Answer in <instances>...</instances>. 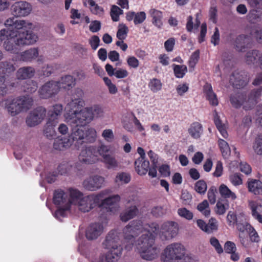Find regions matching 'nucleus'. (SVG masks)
<instances>
[{
  "label": "nucleus",
  "instance_id": "f257e3e1",
  "mask_svg": "<svg viewBox=\"0 0 262 262\" xmlns=\"http://www.w3.org/2000/svg\"><path fill=\"white\" fill-rule=\"evenodd\" d=\"M102 246L107 250V252L105 254L100 256L98 262H116L121 257L123 248L116 231L111 230L108 232L102 243Z\"/></svg>",
  "mask_w": 262,
  "mask_h": 262
},
{
  "label": "nucleus",
  "instance_id": "f03ea898",
  "mask_svg": "<svg viewBox=\"0 0 262 262\" xmlns=\"http://www.w3.org/2000/svg\"><path fill=\"white\" fill-rule=\"evenodd\" d=\"M103 114L102 108L99 106L95 105L91 107H85L80 111L74 110L72 114H67L65 115V119L69 125H85L94 117H100Z\"/></svg>",
  "mask_w": 262,
  "mask_h": 262
},
{
  "label": "nucleus",
  "instance_id": "7ed1b4c3",
  "mask_svg": "<svg viewBox=\"0 0 262 262\" xmlns=\"http://www.w3.org/2000/svg\"><path fill=\"white\" fill-rule=\"evenodd\" d=\"M70 125L72 129L71 134L69 137L76 147L79 148L84 143H93L95 141L97 133L95 129L82 128L84 125Z\"/></svg>",
  "mask_w": 262,
  "mask_h": 262
},
{
  "label": "nucleus",
  "instance_id": "20e7f679",
  "mask_svg": "<svg viewBox=\"0 0 262 262\" xmlns=\"http://www.w3.org/2000/svg\"><path fill=\"white\" fill-rule=\"evenodd\" d=\"M31 24L28 21L23 19H17L14 17L8 18L5 22L7 29H3L0 31V45L6 38H12L15 33L21 29H26Z\"/></svg>",
  "mask_w": 262,
  "mask_h": 262
},
{
  "label": "nucleus",
  "instance_id": "39448f33",
  "mask_svg": "<svg viewBox=\"0 0 262 262\" xmlns=\"http://www.w3.org/2000/svg\"><path fill=\"white\" fill-rule=\"evenodd\" d=\"M33 100L29 96H21L8 101L6 103V108L12 115L15 116L21 112L26 111L30 109L33 105Z\"/></svg>",
  "mask_w": 262,
  "mask_h": 262
},
{
  "label": "nucleus",
  "instance_id": "423d86ee",
  "mask_svg": "<svg viewBox=\"0 0 262 262\" xmlns=\"http://www.w3.org/2000/svg\"><path fill=\"white\" fill-rule=\"evenodd\" d=\"M143 230V225L140 221L136 220L130 222L123 230L124 239L129 243L125 248L130 250L132 248L135 237Z\"/></svg>",
  "mask_w": 262,
  "mask_h": 262
},
{
  "label": "nucleus",
  "instance_id": "0eeeda50",
  "mask_svg": "<svg viewBox=\"0 0 262 262\" xmlns=\"http://www.w3.org/2000/svg\"><path fill=\"white\" fill-rule=\"evenodd\" d=\"M185 253L184 246L179 243H174L168 245L164 250V262L171 260L179 261Z\"/></svg>",
  "mask_w": 262,
  "mask_h": 262
},
{
  "label": "nucleus",
  "instance_id": "6e6552de",
  "mask_svg": "<svg viewBox=\"0 0 262 262\" xmlns=\"http://www.w3.org/2000/svg\"><path fill=\"white\" fill-rule=\"evenodd\" d=\"M28 26V28L26 29H21L15 33L14 36L16 37L15 39V43L18 46H25L30 45L35 43L37 39V35L29 30L28 29H31L32 25V23Z\"/></svg>",
  "mask_w": 262,
  "mask_h": 262
},
{
  "label": "nucleus",
  "instance_id": "1a4fd4ad",
  "mask_svg": "<svg viewBox=\"0 0 262 262\" xmlns=\"http://www.w3.org/2000/svg\"><path fill=\"white\" fill-rule=\"evenodd\" d=\"M100 146L98 147L94 146L85 147L81 149L79 160L80 162L85 164H92L98 161V155H100Z\"/></svg>",
  "mask_w": 262,
  "mask_h": 262
},
{
  "label": "nucleus",
  "instance_id": "9d476101",
  "mask_svg": "<svg viewBox=\"0 0 262 262\" xmlns=\"http://www.w3.org/2000/svg\"><path fill=\"white\" fill-rule=\"evenodd\" d=\"M105 183V178L100 175L91 176L84 180L82 183L83 188L89 191H95L103 187Z\"/></svg>",
  "mask_w": 262,
  "mask_h": 262
},
{
  "label": "nucleus",
  "instance_id": "9b49d317",
  "mask_svg": "<svg viewBox=\"0 0 262 262\" xmlns=\"http://www.w3.org/2000/svg\"><path fill=\"white\" fill-rule=\"evenodd\" d=\"M179 231V224L173 221L164 222L161 227L160 237L163 240H169L175 237Z\"/></svg>",
  "mask_w": 262,
  "mask_h": 262
},
{
  "label": "nucleus",
  "instance_id": "f8f14e48",
  "mask_svg": "<svg viewBox=\"0 0 262 262\" xmlns=\"http://www.w3.org/2000/svg\"><path fill=\"white\" fill-rule=\"evenodd\" d=\"M100 156L102 158V162L108 169H116L119 166V163L115 156L110 153L109 147L106 145L100 146Z\"/></svg>",
  "mask_w": 262,
  "mask_h": 262
},
{
  "label": "nucleus",
  "instance_id": "ddd939ff",
  "mask_svg": "<svg viewBox=\"0 0 262 262\" xmlns=\"http://www.w3.org/2000/svg\"><path fill=\"white\" fill-rule=\"evenodd\" d=\"M59 91V87L57 82L51 80L43 84L39 88L38 93L41 98L48 99L56 95Z\"/></svg>",
  "mask_w": 262,
  "mask_h": 262
},
{
  "label": "nucleus",
  "instance_id": "4468645a",
  "mask_svg": "<svg viewBox=\"0 0 262 262\" xmlns=\"http://www.w3.org/2000/svg\"><path fill=\"white\" fill-rule=\"evenodd\" d=\"M46 115V110L43 107H38L30 112L26 122L29 127H34L40 124Z\"/></svg>",
  "mask_w": 262,
  "mask_h": 262
},
{
  "label": "nucleus",
  "instance_id": "2eb2a0df",
  "mask_svg": "<svg viewBox=\"0 0 262 262\" xmlns=\"http://www.w3.org/2000/svg\"><path fill=\"white\" fill-rule=\"evenodd\" d=\"M13 17H24L28 15L32 11V6L28 2L20 1L15 2L11 8Z\"/></svg>",
  "mask_w": 262,
  "mask_h": 262
},
{
  "label": "nucleus",
  "instance_id": "dca6fc26",
  "mask_svg": "<svg viewBox=\"0 0 262 262\" xmlns=\"http://www.w3.org/2000/svg\"><path fill=\"white\" fill-rule=\"evenodd\" d=\"M84 93L83 91L80 88L75 89L71 97V101L68 103V106L71 110V114L74 112V110H77V108L82 107L84 102L82 99ZM70 114V113H69Z\"/></svg>",
  "mask_w": 262,
  "mask_h": 262
},
{
  "label": "nucleus",
  "instance_id": "f3484780",
  "mask_svg": "<svg viewBox=\"0 0 262 262\" xmlns=\"http://www.w3.org/2000/svg\"><path fill=\"white\" fill-rule=\"evenodd\" d=\"M262 95V86L253 89L250 93L247 100L244 104V108L249 110L253 108L260 99Z\"/></svg>",
  "mask_w": 262,
  "mask_h": 262
},
{
  "label": "nucleus",
  "instance_id": "a211bd4d",
  "mask_svg": "<svg viewBox=\"0 0 262 262\" xmlns=\"http://www.w3.org/2000/svg\"><path fill=\"white\" fill-rule=\"evenodd\" d=\"M230 82L233 87L241 89L247 84L248 79L244 73L234 72L230 76Z\"/></svg>",
  "mask_w": 262,
  "mask_h": 262
},
{
  "label": "nucleus",
  "instance_id": "6ab92c4d",
  "mask_svg": "<svg viewBox=\"0 0 262 262\" xmlns=\"http://www.w3.org/2000/svg\"><path fill=\"white\" fill-rule=\"evenodd\" d=\"M252 45L251 37L248 35L241 34L236 37L235 40V47L237 51L243 52L250 48Z\"/></svg>",
  "mask_w": 262,
  "mask_h": 262
},
{
  "label": "nucleus",
  "instance_id": "aec40b11",
  "mask_svg": "<svg viewBox=\"0 0 262 262\" xmlns=\"http://www.w3.org/2000/svg\"><path fill=\"white\" fill-rule=\"evenodd\" d=\"M16 70L14 63L11 61L0 62V85L5 82L6 77L9 76Z\"/></svg>",
  "mask_w": 262,
  "mask_h": 262
},
{
  "label": "nucleus",
  "instance_id": "412c9836",
  "mask_svg": "<svg viewBox=\"0 0 262 262\" xmlns=\"http://www.w3.org/2000/svg\"><path fill=\"white\" fill-rule=\"evenodd\" d=\"M53 202L57 206H65L66 209H69L71 201L62 190H56L53 197Z\"/></svg>",
  "mask_w": 262,
  "mask_h": 262
},
{
  "label": "nucleus",
  "instance_id": "4be33fe9",
  "mask_svg": "<svg viewBox=\"0 0 262 262\" xmlns=\"http://www.w3.org/2000/svg\"><path fill=\"white\" fill-rule=\"evenodd\" d=\"M104 227L100 223L91 224L86 229L85 236L89 240H94L98 238L103 232Z\"/></svg>",
  "mask_w": 262,
  "mask_h": 262
},
{
  "label": "nucleus",
  "instance_id": "5701e85b",
  "mask_svg": "<svg viewBox=\"0 0 262 262\" xmlns=\"http://www.w3.org/2000/svg\"><path fill=\"white\" fill-rule=\"evenodd\" d=\"M260 51L257 49L248 51L245 54L244 60L246 64L250 67L258 68V60L259 58Z\"/></svg>",
  "mask_w": 262,
  "mask_h": 262
},
{
  "label": "nucleus",
  "instance_id": "b1692460",
  "mask_svg": "<svg viewBox=\"0 0 262 262\" xmlns=\"http://www.w3.org/2000/svg\"><path fill=\"white\" fill-rule=\"evenodd\" d=\"M155 245L153 234H143L137 240L136 246L138 251Z\"/></svg>",
  "mask_w": 262,
  "mask_h": 262
},
{
  "label": "nucleus",
  "instance_id": "393cba45",
  "mask_svg": "<svg viewBox=\"0 0 262 262\" xmlns=\"http://www.w3.org/2000/svg\"><path fill=\"white\" fill-rule=\"evenodd\" d=\"M141 257L146 260H152L158 257L159 249L154 245L139 251Z\"/></svg>",
  "mask_w": 262,
  "mask_h": 262
},
{
  "label": "nucleus",
  "instance_id": "a878e982",
  "mask_svg": "<svg viewBox=\"0 0 262 262\" xmlns=\"http://www.w3.org/2000/svg\"><path fill=\"white\" fill-rule=\"evenodd\" d=\"M249 205L251 209L253 216L262 223V215L260 214L262 212V201H249Z\"/></svg>",
  "mask_w": 262,
  "mask_h": 262
},
{
  "label": "nucleus",
  "instance_id": "bb28decb",
  "mask_svg": "<svg viewBox=\"0 0 262 262\" xmlns=\"http://www.w3.org/2000/svg\"><path fill=\"white\" fill-rule=\"evenodd\" d=\"M73 144L72 140L68 137L56 139L53 143V148L57 150H64Z\"/></svg>",
  "mask_w": 262,
  "mask_h": 262
},
{
  "label": "nucleus",
  "instance_id": "cd10ccee",
  "mask_svg": "<svg viewBox=\"0 0 262 262\" xmlns=\"http://www.w3.org/2000/svg\"><path fill=\"white\" fill-rule=\"evenodd\" d=\"M120 200L119 195H113L103 199L100 204V207L108 209L111 212L114 211V207H112L118 202Z\"/></svg>",
  "mask_w": 262,
  "mask_h": 262
},
{
  "label": "nucleus",
  "instance_id": "c85d7f7f",
  "mask_svg": "<svg viewBox=\"0 0 262 262\" xmlns=\"http://www.w3.org/2000/svg\"><path fill=\"white\" fill-rule=\"evenodd\" d=\"M35 69L32 67H25L19 68L16 72L18 79H26L34 76Z\"/></svg>",
  "mask_w": 262,
  "mask_h": 262
},
{
  "label": "nucleus",
  "instance_id": "c756f323",
  "mask_svg": "<svg viewBox=\"0 0 262 262\" xmlns=\"http://www.w3.org/2000/svg\"><path fill=\"white\" fill-rule=\"evenodd\" d=\"M138 213V209L136 206H132L126 208L120 214V219L122 221L126 222L134 218Z\"/></svg>",
  "mask_w": 262,
  "mask_h": 262
},
{
  "label": "nucleus",
  "instance_id": "7c9ffc66",
  "mask_svg": "<svg viewBox=\"0 0 262 262\" xmlns=\"http://www.w3.org/2000/svg\"><path fill=\"white\" fill-rule=\"evenodd\" d=\"M39 55V51L37 48H30L21 53V59L26 62H31L35 59Z\"/></svg>",
  "mask_w": 262,
  "mask_h": 262
},
{
  "label": "nucleus",
  "instance_id": "2f4dec72",
  "mask_svg": "<svg viewBox=\"0 0 262 262\" xmlns=\"http://www.w3.org/2000/svg\"><path fill=\"white\" fill-rule=\"evenodd\" d=\"M110 191L108 189L102 190L97 194H91L88 195L93 208L98 205L100 207V204L105 196L108 195Z\"/></svg>",
  "mask_w": 262,
  "mask_h": 262
},
{
  "label": "nucleus",
  "instance_id": "473e14b6",
  "mask_svg": "<svg viewBox=\"0 0 262 262\" xmlns=\"http://www.w3.org/2000/svg\"><path fill=\"white\" fill-rule=\"evenodd\" d=\"M188 133L194 139H199L203 133V126L198 122L192 123L188 128Z\"/></svg>",
  "mask_w": 262,
  "mask_h": 262
},
{
  "label": "nucleus",
  "instance_id": "72a5a7b5",
  "mask_svg": "<svg viewBox=\"0 0 262 262\" xmlns=\"http://www.w3.org/2000/svg\"><path fill=\"white\" fill-rule=\"evenodd\" d=\"M79 210L82 212H89L93 208L88 195L81 198L76 203Z\"/></svg>",
  "mask_w": 262,
  "mask_h": 262
},
{
  "label": "nucleus",
  "instance_id": "f704fd0d",
  "mask_svg": "<svg viewBox=\"0 0 262 262\" xmlns=\"http://www.w3.org/2000/svg\"><path fill=\"white\" fill-rule=\"evenodd\" d=\"M57 82L58 83L59 90L61 88L70 89L75 85V79L72 76L70 75L62 77Z\"/></svg>",
  "mask_w": 262,
  "mask_h": 262
},
{
  "label": "nucleus",
  "instance_id": "c9c22d12",
  "mask_svg": "<svg viewBox=\"0 0 262 262\" xmlns=\"http://www.w3.org/2000/svg\"><path fill=\"white\" fill-rule=\"evenodd\" d=\"M58 122L48 119L46 124L44 126L43 134L48 138H51L56 135L54 129Z\"/></svg>",
  "mask_w": 262,
  "mask_h": 262
},
{
  "label": "nucleus",
  "instance_id": "e433bc0d",
  "mask_svg": "<svg viewBox=\"0 0 262 262\" xmlns=\"http://www.w3.org/2000/svg\"><path fill=\"white\" fill-rule=\"evenodd\" d=\"M248 187L249 190L254 194H262V182L259 180H251L248 181Z\"/></svg>",
  "mask_w": 262,
  "mask_h": 262
},
{
  "label": "nucleus",
  "instance_id": "4c0bfd02",
  "mask_svg": "<svg viewBox=\"0 0 262 262\" xmlns=\"http://www.w3.org/2000/svg\"><path fill=\"white\" fill-rule=\"evenodd\" d=\"M62 112V106L61 104L54 105L48 112V119L58 122L57 120Z\"/></svg>",
  "mask_w": 262,
  "mask_h": 262
},
{
  "label": "nucleus",
  "instance_id": "58836bf2",
  "mask_svg": "<svg viewBox=\"0 0 262 262\" xmlns=\"http://www.w3.org/2000/svg\"><path fill=\"white\" fill-rule=\"evenodd\" d=\"M149 13L152 17V24L157 27L160 28L162 26V12L156 9H151Z\"/></svg>",
  "mask_w": 262,
  "mask_h": 262
},
{
  "label": "nucleus",
  "instance_id": "ea45409f",
  "mask_svg": "<svg viewBox=\"0 0 262 262\" xmlns=\"http://www.w3.org/2000/svg\"><path fill=\"white\" fill-rule=\"evenodd\" d=\"M236 225L237 229L240 232L239 234L248 233L252 228L249 224L239 216L236 220Z\"/></svg>",
  "mask_w": 262,
  "mask_h": 262
},
{
  "label": "nucleus",
  "instance_id": "a19ab883",
  "mask_svg": "<svg viewBox=\"0 0 262 262\" xmlns=\"http://www.w3.org/2000/svg\"><path fill=\"white\" fill-rule=\"evenodd\" d=\"M204 91L206 94L207 99L209 101L211 105L216 106L218 105L219 102L216 97V95L213 92L212 87L210 85L207 84L204 86Z\"/></svg>",
  "mask_w": 262,
  "mask_h": 262
},
{
  "label": "nucleus",
  "instance_id": "79ce46f5",
  "mask_svg": "<svg viewBox=\"0 0 262 262\" xmlns=\"http://www.w3.org/2000/svg\"><path fill=\"white\" fill-rule=\"evenodd\" d=\"M135 169L140 175H145L148 172L149 167V162L145 159L140 163L135 164Z\"/></svg>",
  "mask_w": 262,
  "mask_h": 262
},
{
  "label": "nucleus",
  "instance_id": "37998d69",
  "mask_svg": "<svg viewBox=\"0 0 262 262\" xmlns=\"http://www.w3.org/2000/svg\"><path fill=\"white\" fill-rule=\"evenodd\" d=\"M219 192L221 195L225 198L231 199L232 200L236 198V194L233 192L231 191V190L224 184H222L220 186Z\"/></svg>",
  "mask_w": 262,
  "mask_h": 262
},
{
  "label": "nucleus",
  "instance_id": "c03bdc74",
  "mask_svg": "<svg viewBox=\"0 0 262 262\" xmlns=\"http://www.w3.org/2000/svg\"><path fill=\"white\" fill-rule=\"evenodd\" d=\"M88 3L90 5V11L93 14L99 16L103 14V8L97 4L94 0H88Z\"/></svg>",
  "mask_w": 262,
  "mask_h": 262
},
{
  "label": "nucleus",
  "instance_id": "a18cd8bd",
  "mask_svg": "<svg viewBox=\"0 0 262 262\" xmlns=\"http://www.w3.org/2000/svg\"><path fill=\"white\" fill-rule=\"evenodd\" d=\"M218 142L222 156L224 158H228L231 152L228 144L226 141L222 139H219Z\"/></svg>",
  "mask_w": 262,
  "mask_h": 262
},
{
  "label": "nucleus",
  "instance_id": "49530a36",
  "mask_svg": "<svg viewBox=\"0 0 262 262\" xmlns=\"http://www.w3.org/2000/svg\"><path fill=\"white\" fill-rule=\"evenodd\" d=\"M247 17L249 21L252 24L257 23L262 19L261 14L256 10L250 11Z\"/></svg>",
  "mask_w": 262,
  "mask_h": 262
},
{
  "label": "nucleus",
  "instance_id": "de8ad7c7",
  "mask_svg": "<svg viewBox=\"0 0 262 262\" xmlns=\"http://www.w3.org/2000/svg\"><path fill=\"white\" fill-rule=\"evenodd\" d=\"M23 88V90L26 93H33L37 90L38 84L36 81L30 80L24 83Z\"/></svg>",
  "mask_w": 262,
  "mask_h": 262
},
{
  "label": "nucleus",
  "instance_id": "09e8293b",
  "mask_svg": "<svg viewBox=\"0 0 262 262\" xmlns=\"http://www.w3.org/2000/svg\"><path fill=\"white\" fill-rule=\"evenodd\" d=\"M253 149L256 155H262V135H258L256 137L253 144Z\"/></svg>",
  "mask_w": 262,
  "mask_h": 262
},
{
  "label": "nucleus",
  "instance_id": "8fccbe9b",
  "mask_svg": "<svg viewBox=\"0 0 262 262\" xmlns=\"http://www.w3.org/2000/svg\"><path fill=\"white\" fill-rule=\"evenodd\" d=\"M230 102L234 107L238 108L241 107L242 105L244 104V96L242 94H236L235 95H232L230 97Z\"/></svg>",
  "mask_w": 262,
  "mask_h": 262
},
{
  "label": "nucleus",
  "instance_id": "3c124183",
  "mask_svg": "<svg viewBox=\"0 0 262 262\" xmlns=\"http://www.w3.org/2000/svg\"><path fill=\"white\" fill-rule=\"evenodd\" d=\"M130 175L128 173L121 172L117 173L115 182L117 183L127 184L130 182Z\"/></svg>",
  "mask_w": 262,
  "mask_h": 262
},
{
  "label": "nucleus",
  "instance_id": "603ef678",
  "mask_svg": "<svg viewBox=\"0 0 262 262\" xmlns=\"http://www.w3.org/2000/svg\"><path fill=\"white\" fill-rule=\"evenodd\" d=\"M197 209L206 217L210 214V209L207 200H204L202 202L199 203L197 206Z\"/></svg>",
  "mask_w": 262,
  "mask_h": 262
},
{
  "label": "nucleus",
  "instance_id": "864d4df0",
  "mask_svg": "<svg viewBox=\"0 0 262 262\" xmlns=\"http://www.w3.org/2000/svg\"><path fill=\"white\" fill-rule=\"evenodd\" d=\"M57 65L56 64L45 65L42 68V74L46 77H49L57 70Z\"/></svg>",
  "mask_w": 262,
  "mask_h": 262
},
{
  "label": "nucleus",
  "instance_id": "5fc2aeb1",
  "mask_svg": "<svg viewBox=\"0 0 262 262\" xmlns=\"http://www.w3.org/2000/svg\"><path fill=\"white\" fill-rule=\"evenodd\" d=\"M173 67L174 75L177 78L183 77L187 71V68L185 65L173 64Z\"/></svg>",
  "mask_w": 262,
  "mask_h": 262
},
{
  "label": "nucleus",
  "instance_id": "6e6d98bb",
  "mask_svg": "<svg viewBox=\"0 0 262 262\" xmlns=\"http://www.w3.org/2000/svg\"><path fill=\"white\" fill-rule=\"evenodd\" d=\"M4 46L6 50L11 53L16 54L19 51L18 48V46H19L15 43V40H14V43L10 40L5 41Z\"/></svg>",
  "mask_w": 262,
  "mask_h": 262
},
{
  "label": "nucleus",
  "instance_id": "4d7b16f0",
  "mask_svg": "<svg viewBox=\"0 0 262 262\" xmlns=\"http://www.w3.org/2000/svg\"><path fill=\"white\" fill-rule=\"evenodd\" d=\"M128 28L124 24H119L117 33V37L121 40L125 39L128 32Z\"/></svg>",
  "mask_w": 262,
  "mask_h": 262
},
{
  "label": "nucleus",
  "instance_id": "13d9d810",
  "mask_svg": "<svg viewBox=\"0 0 262 262\" xmlns=\"http://www.w3.org/2000/svg\"><path fill=\"white\" fill-rule=\"evenodd\" d=\"M162 84L160 80L157 78L151 79L148 84L151 91L154 93L160 91L162 88Z\"/></svg>",
  "mask_w": 262,
  "mask_h": 262
},
{
  "label": "nucleus",
  "instance_id": "bf43d9fd",
  "mask_svg": "<svg viewBox=\"0 0 262 262\" xmlns=\"http://www.w3.org/2000/svg\"><path fill=\"white\" fill-rule=\"evenodd\" d=\"M69 194L71 198L70 200L71 201V203L73 202L76 201L77 203L78 201L81 199L83 195V193L80 191L76 189L70 188L69 189Z\"/></svg>",
  "mask_w": 262,
  "mask_h": 262
},
{
  "label": "nucleus",
  "instance_id": "052dcab7",
  "mask_svg": "<svg viewBox=\"0 0 262 262\" xmlns=\"http://www.w3.org/2000/svg\"><path fill=\"white\" fill-rule=\"evenodd\" d=\"M207 188V184L203 180L197 181L194 185L195 190L200 194H204L206 191Z\"/></svg>",
  "mask_w": 262,
  "mask_h": 262
},
{
  "label": "nucleus",
  "instance_id": "680f3d73",
  "mask_svg": "<svg viewBox=\"0 0 262 262\" xmlns=\"http://www.w3.org/2000/svg\"><path fill=\"white\" fill-rule=\"evenodd\" d=\"M144 229L147 231V233L145 234H150L156 233L158 232L159 229V225L156 223H151L150 224H146L143 227V229Z\"/></svg>",
  "mask_w": 262,
  "mask_h": 262
},
{
  "label": "nucleus",
  "instance_id": "e2e57ef3",
  "mask_svg": "<svg viewBox=\"0 0 262 262\" xmlns=\"http://www.w3.org/2000/svg\"><path fill=\"white\" fill-rule=\"evenodd\" d=\"M122 12L123 11L118 6L116 5L112 6L111 10V16L113 20L114 21H118L119 16Z\"/></svg>",
  "mask_w": 262,
  "mask_h": 262
},
{
  "label": "nucleus",
  "instance_id": "0e129e2a",
  "mask_svg": "<svg viewBox=\"0 0 262 262\" xmlns=\"http://www.w3.org/2000/svg\"><path fill=\"white\" fill-rule=\"evenodd\" d=\"M217 229V224L216 220L214 218H211L208 223L207 224L205 232L211 233L213 231L216 230Z\"/></svg>",
  "mask_w": 262,
  "mask_h": 262
},
{
  "label": "nucleus",
  "instance_id": "69168bd1",
  "mask_svg": "<svg viewBox=\"0 0 262 262\" xmlns=\"http://www.w3.org/2000/svg\"><path fill=\"white\" fill-rule=\"evenodd\" d=\"M178 214L187 220H191L193 217V213L185 208H179L178 210Z\"/></svg>",
  "mask_w": 262,
  "mask_h": 262
},
{
  "label": "nucleus",
  "instance_id": "338daca9",
  "mask_svg": "<svg viewBox=\"0 0 262 262\" xmlns=\"http://www.w3.org/2000/svg\"><path fill=\"white\" fill-rule=\"evenodd\" d=\"M251 34L259 44L262 45V28L254 29L252 30Z\"/></svg>",
  "mask_w": 262,
  "mask_h": 262
},
{
  "label": "nucleus",
  "instance_id": "774afa93",
  "mask_svg": "<svg viewBox=\"0 0 262 262\" xmlns=\"http://www.w3.org/2000/svg\"><path fill=\"white\" fill-rule=\"evenodd\" d=\"M200 57V52L199 50L195 51L191 55L189 61V66L190 68H193L198 62Z\"/></svg>",
  "mask_w": 262,
  "mask_h": 262
}]
</instances>
